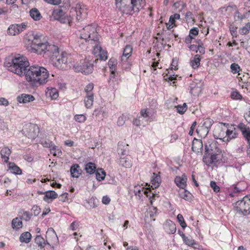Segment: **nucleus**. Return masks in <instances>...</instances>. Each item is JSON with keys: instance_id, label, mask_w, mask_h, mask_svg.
I'll return each instance as SVG.
<instances>
[{"instance_id": "f257e3e1", "label": "nucleus", "mask_w": 250, "mask_h": 250, "mask_svg": "<svg viewBox=\"0 0 250 250\" xmlns=\"http://www.w3.org/2000/svg\"><path fill=\"white\" fill-rule=\"evenodd\" d=\"M41 34L31 33L24 38L25 43L30 46L29 50L32 52L42 55L45 54L50 58L52 63L61 69H66L67 64L71 62V56L65 52L59 54L57 46L49 44L42 41Z\"/></svg>"}, {"instance_id": "f03ea898", "label": "nucleus", "mask_w": 250, "mask_h": 250, "mask_svg": "<svg viewBox=\"0 0 250 250\" xmlns=\"http://www.w3.org/2000/svg\"><path fill=\"white\" fill-rule=\"evenodd\" d=\"M80 37L84 40L89 47L93 49L92 52L100 60L105 61L107 59V52L103 49L100 41V36L97 32L95 24H89L79 31Z\"/></svg>"}, {"instance_id": "7ed1b4c3", "label": "nucleus", "mask_w": 250, "mask_h": 250, "mask_svg": "<svg viewBox=\"0 0 250 250\" xmlns=\"http://www.w3.org/2000/svg\"><path fill=\"white\" fill-rule=\"evenodd\" d=\"M205 154L203 157V162L207 166L217 163L221 159V149L217 143L212 140H209L205 144Z\"/></svg>"}, {"instance_id": "20e7f679", "label": "nucleus", "mask_w": 250, "mask_h": 250, "mask_svg": "<svg viewBox=\"0 0 250 250\" xmlns=\"http://www.w3.org/2000/svg\"><path fill=\"white\" fill-rule=\"evenodd\" d=\"M115 4L122 13L132 15L138 13L146 2L145 0H115Z\"/></svg>"}, {"instance_id": "39448f33", "label": "nucleus", "mask_w": 250, "mask_h": 250, "mask_svg": "<svg viewBox=\"0 0 250 250\" xmlns=\"http://www.w3.org/2000/svg\"><path fill=\"white\" fill-rule=\"evenodd\" d=\"M28 82H36L40 84L45 83L47 81L48 73L47 69L39 66H31L23 73Z\"/></svg>"}, {"instance_id": "423d86ee", "label": "nucleus", "mask_w": 250, "mask_h": 250, "mask_svg": "<svg viewBox=\"0 0 250 250\" xmlns=\"http://www.w3.org/2000/svg\"><path fill=\"white\" fill-rule=\"evenodd\" d=\"M29 65V62L26 58L20 54L12 57L10 62L7 63L9 70L19 76L23 75V73H25Z\"/></svg>"}, {"instance_id": "0eeeda50", "label": "nucleus", "mask_w": 250, "mask_h": 250, "mask_svg": "<svg viewBox=\"0 0 250 250\" xmlns=\"http://www.w3.org/2000/svg\"><path fill=\"white\" fill-rule=\"evenodd\" d=\"M96 60H89L85 58L80 63L75 64L73 69L75 72H81L85 74H89L93 71V63Z\"/></svg>"}, {"instance_id": "6e6552de", "label": "nucleus", "mask_w": 250, "mask_h": 250, "mask_svg": "<svg viewBox=\"0 0 250 250\" xmlns=\"http://www.w3.org/2000/svg\"><path fill=\"white\" fill-rule=\"evenodd\" d=\"M235 207L237 212L244 215L250 214V195H247L242 200L237 201Z\"/></svg>"}, {"instance_id": "1a4fd4ad", "label": "nucleus", "mask_w": 250, "mask_h": 250, "mask_svg": "<svg viewBox=\"0 0 250 250\" xmlns=\"http://www.w3.org/2000/svg\"><path fill=\"white\" fill-rule=\"evenodd\" d=\"M23 133L29 139H35L39 133V128L35 124L26 125L22 130Z\"/></svg>"}, {"instance_id": "9d476101", "label": "nucleus", "mask_w": 250, "mask_h": 250, "mask_svg": "<svg viewBox=\"0 0 250 250\" xmlns=\"http://www.w3.org/2000/svg\"><path fill=\"white\" fill-rule=\"evenodd\" d=\"M27 28V23L22 22L19 24H13L9 26L7 33L10 36H16L25 30Z\"/></svg>"}, {"instance_id": "9b49d317", "label": "nucleus", "mask_w": 250, "mask_h": 250, "mask_svg": "<svg viewBox=\"0 0 250 250\" xmlns=\"http://www.w3.org/2000/svg\"><path fill=\"white\" fill-rule=\"evenodd\" d=\"M117 64L118 61L116 59L114 58H110V80L113 79L112 81L115 83L113 85V88H115V85L118 84V80L119 78V75L118 73L116 71Z\"/></svg>"}, {"instance_id": "f8f14e48", "label": "nucleus", "mask_w": 250, "mask_h": 250, "mask_svg": "<svg viewBox=\"0 0 250 250\" xmlns=\"http://www.w3.org/2000/svg\"><path fill=\"white\" fill-rule=\"evenodd\" d=\"M52 16L54 20L58 21L61 23H65L68 21L65 12L61 7L54 9L52 11Z\"/></svg>"}, {"instance_id": "ddd939ff", "label": "nucleus", "mask_w": 250, "mask_h": 250, "mask_svg": "<svg viewBox=\"0 0 250 250\" xmlns=\"http://www.w3.org/2000/svg\"><path fill=\"white\" fill-rule=\"evenodd\" d=\"M227 127L223 126L222 124L218 125L215 128L214 131L213 135L215 139L222 140L224 141L227 133Z\"/></svg>"}, {"instance_id": "4468645a", "label": "nucleus", "mask_w": 250, "mask_h": 250, "mask_svg": "<svg viewBox=\"0 0 250 250\" xmlns=\"http://www.w3.org/2000/svg\"><path fill=\"white\" fill-rule=\"evenodd\" d=\"M238 135L237 130L234 126H231L229 128H227V133L224 138V142H229L231 139L237 138Z\"/></svg>"}, {"instance_id": "2eb2a0df", "label": "nucleus", "mask_w": 250, "mask_h": 250, "mask_svg": "<svg viewBox=\"0 0 250 250\" xmlns=\"http://www.w3.org/2000/svg\"><path fill=\"white\" fill-rule=\"evenodd\" d=\"M238 128L241 131L243 137L247 141L248 143L250 142V128L249 126L243 123H240L238 125Z\"/></svg>"}, {"instance_id": "dca6fc26", "label": "nucleus", "mask_w": 250, "mask_h": 250, "mask_svg": "<svg viewBox=\"0 0 250 250\" xmlns=\"http://www.w3.org/2000/svg\"><path fill=\"white\" fill-rule=\"evenodd\" d=\"M118 162L120 165L125 168H130L132 165L131 158L128 155H121Z\"/></svg>"}, {"instance_id": "f3484780", "label": "nucleus", "mask_w": 250, "mask_h": 250, "mask_svg": "<svg viewBox=\"0 0 250 250\" xmlns=\"http://www.w3.org/2000/svg\"><path fill=\"white\" fill-rule=\"evenodd\" d=\"M46 240L50 241L51 243L54 244L58 241L57 235L52 228L48 229L46 233Z\"/></svg>"}, {"instance_id": "a211bd4d", "label": "nucleus", "mask_w": 250, "mask_h": 250, "mask_svg": "<svg viewBox=\"0 0 250 250\" xmlns=\"http://www.w3.org/2000/svg\"><path fill=\"white\" fill-rule=\"evenodd\" d=\"M203 149V145L201 140L194 139L192 142V149L197 154L201 153Z\"/></svg>"}, {"instance_id": "6ab92c4d", "label": "nucleus", "mask_w": 250, "mask_h": 250, "mask_svg": "<svg viewBox=\"0 0 250 250\" xmlns=\"http://www.w3.org/2000/svg\"><path fill=\"white\" fill-rule=\"evenodd\" d=\"M35 243L38 246V250H45L44 247L46 245L50 246L48 240H45L44 238L40 235L36 236L35 239Z\"/></svg>"}, {"instance_id": "aec40b11", "label": "nucleus", "mask_w": 250, "mask_h": 250, "mask_svg": "<svg viewBox=\"0 0 250 250\" xmlns=\"http://www.w3.org/2000/svg\"><path fill=\"white\" fill-rule=\"evenodd\" d=\"M134 192L135 195H138L139 197L142 196L144 194L149 199H151V191L148 189H145L144 188H141L140 186L136 187Z\"/></svg>"}, {"instance_id": "412c9836", "label": "nucleus", "mask_w": 250, "mask_h": 250, "mask_svg": "<svg viewBox=\"0 0 250 250\" xmlns=\"http://www.w3.org/2000/svg\"><path fill=\"white\" fill-rule=\"evenodd\" d=\"M71 175L73 178H79L82 174V170L78 164H74L71 166L70 169Z\"/></svg>"}, {"instance_id": "4be33fe9", "label": "nucleus", "mask_w": 250, "mask_h": 250, "mask_svg": "<svg viewBox=\"0 0 250 250\" xmlns=\"http://www.w3.org/2000/svg\"><path fill=\"white\" fill-rule=\"evenodd\" d=\"M17 100L20 103L25 104L33 101L35 98L30 94H22L17 97Z\"/></svg>"}, {"instance_id": "5701e85b", "label": "nucleus", "mask_w": 250, "mask_h": 250, "mask_svg": "<svg viewBox=\"0 0 250 250\" xmlns=\"http://www.w3.org/2000/svg\"><path fill=\"white\" fill-rule=\"evenodd\" d=\"M187 178L185 175H183L182 177L177 176L174 180V182L176 185L181 189H184L187 186Z\"/></svg>"}, {"instance_id": "b1692460", "label": "nucleus", "mask_w": 250, "mask_h": 250, "mask_svg": "<svg viewBox=\"0 0 250 250\" xmlns=\"http://www.w3.org/2000/svg\"><path fill=\"white\" fill-rule=\"evenodd\" d=\"M128 145L123 142H119L118 145L117 151L120 155H126L128 152Z\"/></svg>"}, {"instance_id": "393cba45", "label": "nucleus", "mask_w": 250, "mask_h": 250, "mask_svg": "<svg viewBox=\"0 0 250 250\" xmlns=\"http://www.w3.org/2000/svg\"><path fill=\"white\" fill-rule=\"evenodd\" d=\"M30 17L36 21H39L42 18V16L38 9L33 8L30 10Z\"/></svg>"}, {"instance_id": "a878e982", "label": "nucleus", "mask_w": 250, "mask_h": 250, "mask_svg": "<svg viewBox=\"0 0 250 250\" xmlns=\"http://www.w3.org/2000/svg\"><path fill=\"white\" fill-rule=\"evenodd\" d=\"M11 153V151L8 147H5L2 148L0 151V155L4 162L8 163Z\"/></svg>"}, {"instance_id": "bb28decb", "label": "nucleus", "mask_w": 250, "mask_h": 250, "mask_svg": "<svg viewBox=\"0 0 250 250\" xmlns=\"http://www.w3.org/2000/svg\"><path fill=\"white\" fill-rule=\"evenodd\" d=\"M132 47L131 45H126L124 49L123 56L121 57V61H124V58H125V60L128 59L132 54Z\"/></svg>"}, {"instance_id": "cd10ccee", "label": "nucleus", "mask_w": 250, "mask_h": 250, "mask_svg": "<svg viewBox=\"0 0 250 250\" xmlns=\"http://www.w3.org/2000/svg\"><path fill=\"white\" fill-rule=\"evenodd\" d=\"M58 197L57 193L54 190H48L45 192V195L43 197V200L45 202L49 203V200H53L57 198Z\"/></svg>"}, {"instance_id": "c85d7f7f", "label": "nucleus", "mask_w": 250, "mask_h": 250, "mask_svg": "<svg viewBox=\"0 0 250 250\" xmlns=\"http://www.w3.org/2000/svg\"><path fill=\"white\" fill-rule=\"evenodd\" d=\"M8 168L11 172L15 174L21 175L22 174L21 169L14 163L9 162L8 163Z\"/></svg>"}, {"instance_id": "c756f323", "label": "nucleus", "mask_w": 250, "mask_h": 250, "mask_svg": "<svg viewBox=\"0 0 250 250\" xmlns=\"http://www.w3.org/2000/svg\"><path fill=\"white\" fill-rule=\"evenodd\" d=\"M84 170L87 173L89 174L95 173L96 171V165L92 162L87 163L85 165Z\"/></svg>"}, {"instance_id": "7c9ffc66", "label": "nucleus", "mask_w": 250, "mask_h": 250, "mask_svg": "<svg viewBox=\"0 0 250 250\" xmlns=\"http://www.w3.org/2000/svg\"><path fill=\"white\" fill-rule=\"evenodd\" d=\"M75 12L76 14V19L78 21L85 18L86 12L84 9H82L79 6H76Z\"/></svg>"}, {"instance_id": "2f4dec72", "label": "nucleus", "mask_w": 250, "mask_h": 250, "mask_svg": "<svg viewBox=\"0 0 250 250\" xmlns=\"http://www.w3.org/2000/svg\"><path fill=\"white\" fill-rule=\"evenodd\" d=\"M21 218L16 217L12 221V227L14 229H19L22 228V222Z\"/></svg>"}, {"instance_id": "473e14b6", "label": "nucleus", "mask_w": 250, "mask_h": 250, "mask_svg": "<svg viewBox=\"0 0 250 250\" xmlns=\"http://www.w3.org/2000/svg\"><path fill=\"white\" fill-rule=\"evenodd\" d=\"M151 187L152 188H156L159 187L160 184L161 183L160 177L158 175L155 174V173H153V176L151 180Z\"/></svg>"}, {"instance_id": "72a5a7b5", "label": "nucleus", "mask_w": 250, "mask_h": 250, "mask_svg": "<svg viewBox=\"0 0 250 250\" xmlns=\"http://www.w3.org/2000/svg\"><path fill=\"white\" fill-rule=\"evenodd\" d=\"M166 229L168 233L174 234L176 230V225L173 222L170 221L166 225Z\"/></svg>"}, {"instance_id": "f704fd0d", "label": "nucleus", "mask_w": 250, "mask_h": 250, "mask_svg": "<svg viewBox=\"0 0 250 250\" xmlns=\"http://www.w3.org/2000/svg\"><path fill=\"white\" fill-rule=\"evenodd\" d=\"M209 130L203 125L198 126L196 132L201 137L205 138L208 135Z\"/></svg>"}, {"instance_id": "c9c22d12", "label": "nucleus", "mask_w": 250, "mask_h": 250, "mask_svg": "<svg viewBox=\"0 0 250 250\" xmlns=\"http://www.w3.org/2000/svg\"><path fill=\"white\" fill-rule=\"evenodd\" d=\"M31 234L30 232L26 231L22 233L20 237V241L21 242L28 243L31 239Z\"/></svg>"}, {"instance_id": "e433bc0d", "label": "nucleus", "mask_w": 250, "mask_h": 250, "mask_svg": "<svg viewBox=\"0 0 250 250\" xmlns=\"http://www.w3.org/2000/svg\"><path fill=\"white\" fill-rule=\"evenodd\" d=\"M200 55L197 54L194 56L193 59L190 61V65L194 69L197 68L200 66Z\"/></svg>"}, {"instance_id": "4c0bfd02", "label": "nucleus", "mask_w": 250, "mask_h": 250, "mask_svg": "<svg viewBox=\"0 0 250 250\" xmlns=\"http://www.w3.org/2000/svg\"><path fill=\"white\" fill-rule=\"evenodd\" d=\"M179 195L181 198L187 201L189 200L192 196L191 194L185 188L179 191Z\"/></svg>"}, {"instance_id": "58836bf2", "label": "nucleus", "mask_w": 250, "mask_h": 250, "mask_svg": "<svg viewBox=\"0 0 250 250\" xmlns=\"http://www.w3.org/2000/svg\"><path fill=\"white\" fill-rule=\"evenodd\" d=\"M156 215L157 208L154 207H151L148 208V210H147L146 214V216L147 218L149 217L150 218L152 219V221H154V217L156 216Z\"/></svg>"}, {"instance_id": "ea45409f", "label": "nucleus", "mask_w": 250, "mask_h": 250, "mask_svg": "<svg viewBox=\"0 0 250 250\" xmlns=\"http://www.w3.org/2000/svg\"><path fill=\"white\" fill-rule=\"evenodd\" d=\"M94 97L93 94H89L88 95H86L84 99L85 106L86 108H90L93 103Z\"/></svg>"}, {"instance_id": "a19ab883", "label": "nucleus", "mask_w": 250, "mask_h": 250, "mask_svg": "<svg viewBox=\"0 0 250 250\" xmlns=\"http://www.w3.org/2000/svg\"><path fill=\"white\" fill-rule=\"evenodd\" d=\"M41 144L43 147H49L51 150L56 149V146H54L52 142L48 139H42L41 141Z\"/></svg>"}, {"instance_id": "79ce46f5", "label": "nucleus", "mask_w": 250, "mask_h": 250, "mask_svg": "<svg viewBox=\"0 0 250 250\" xmlns=\"http://www.w3.org/2000/svg\"><path fill=\"white\" fill-rule=\"evenodd\" d=\"M95 173L96 174V178L99 181L103 180L105 178V172L102 169H97Z\"/></svg>"}, {"instance_id": "37998d69", "label": "nucleus", "mask_w": 250, "mask_h": 250, "mask_svg": "<svg viewBox=\"0 0 250 250\" xmlns=\"http://www.w3.org/2000/svg\"><path fill=\"white\" fill-rule=\"evenodd\" d=\"M47 93L49 95L52 99H56L59 96L57 90L54 88H52L50 89H48Z\"/></svg>"}, {"instance_id": "c03bdc74", "label": "nucleus", "mask_w": 250, "mask_h": 250, "mask_svg": "<svg viewBox=\"0 0 250 250\" xmlns=\"http://www.w3.org/2000/svg\"><path fill=\"white\" fill-rule=\"evenodd\" d=\"M184 243L188 246H193L196 244L195 241L191 236H186V235L182 238Z\"/></svg>"}, {"instance_id": "a18cd8bd", "label": "nucleus", "mask_w": 250, "mask_h": 250, "mask_svg": "<svg viewBox=\"0 0 250 250\" xmlns=\"http://www.w3.org/2000/svg\"><path fill=\"white\" fill-rule=\"evenodd\" d=\"M128 119L127 115L123 114L122 116L118 118L117 121V125L119 126H122L124 125L125 121Z\"/></svg>"}, {"instance_id": "49530a36", "label": "nucleus", "mask_w": 250, "mask_h": 250, "mask_svg": "<svg viewBox=\"0 0 250 250\" xmlns=\"http://www.w3.org/2000/svg\"><path fill=\"white\" fill-rule=\"evenodd\" d=\"M177 219L181 227L185 229L187 227V224L184 220L183 215L181 214H178L177 216Z\"/></svg>"}, {"instance_id": "de8ad7c7", "label": "nucleus", "mask_w": 250, "mask_h": 250, "mask_svg": "<svg viewBox=\"0 0 250 250\" xmlns=\"http://www.w3.org/2000/svg\"><path fill=\"white\" fill-rule=\"evenodd\" d=\"M175 107L176 108L177 112L180 114H183L187 110V105L186 103H184L182 106L178 105Z\"/></svg>"}, {"instance_id": "09e8293b", "label": "nucleus", "mask_w": 250, "mask_h": 250, "mask_svg": "<svg viewBox=\"0 0 250 250\" xmlns=\"http://www.w3.org/2000/svg\"><path fill=\"white\" fill-rule=\"evenodd\" d=\"M213 121L211 119H206L204 120V122L202 125L204 127L207 128L209 130H210V127L213 125Z\"/></svg>"}, {"instance_id": "8fccbe9b", "label": "nucleus", "mask_w": 250, "mask_h": 250, "mask_svg": "<svg viewBox=\"0 0 250 250\" xmlns=\"http://www.w3.org/2000/svg\"><path fill=\"white\" fill-rule=\"evenodd\" d=\"M197 44H198V51L199 53L203 55L205 53V48L204 46V44L200 40L196 41Z\"/></svg>"}, {"instance_id": "3c124183", "label": "nucleus", "mask_w": 250, "mask_h": 250, "mask_svg": "<svg viewBox=\"0 0 250 250\" xmlns=\"http://www.w3.org/2000/svg\"><path fill=\"white\" fill-rule=\"evenodd\" d=\"M94 88V84L92 83H90L86 86L84 88V91L86 92V95H89V94H93L92 90Z\"/></svg>"}, {"instance_id": "603ef678", "label": "nucleus", "mask_w": 250, "mask_h": 250, "mask_svg": "<svg viewBox=\"0 0 250 250\" xmlns=\"http://www.w3.org/2000/svg\"><path fill=\"white\" fill-rule=\"evenodd\" d=\"M230 69L231 70V72L233 74H236L239 72V70H240V67L238 64L233 63L230 65Z\"/></svg>"}, {"instance_id": "864d4df0", "label": "nucleus", "mask_w": 250, "mask_h": 250, "mask_svg": "<svg viewBox=\"0 0 250 250\" xmlns=\"http://www.w3.org/2000/svg\"><path fill=\"white\" fill-rule=\"evenodd\" d=\"M74 119L79 123H83L85 121L86 117L83 114H78L74 116Z\"/></svg>"}, {"instance_id": "5fc2aeb1", "label": "nucleus", "mask_w": 250, "mask_h": 250, "mask_svg": "<svg viewBox=\"0 0 250 250\" xmlns=\"http://www.w3.org/2000/svg\"><path fill=\"white\" fill-rule=\"evenodd\" d=\"M32 213L30 214L29 212L25 211L23 212L21 219L25 221H29L32 216Z\"/></svg>"}, {"instance_id": "6e6d98bb", "label": "nucleus", "mask_w": 250, "mask_h": 250, "mask_svg": "<svg viewBox=\"0 0 250 250\" xmlns=\"http://www.w3.org/2000/svg\"><path fill=\"white\" fill-rule=\"evenodd\" d=\"M140 114H141V117H142L144 118H148L147 120H149L150 117V113L149 112V111H148L147 109H142L140 112Z\"/></svg>"}, {"instance_id": "4d7b16f0", "label": "nucleus", "mask_w": 250, "mask_h": 250, "mask_svg": "<svg viewBox=\"0 0 250 250\" xmlns=\"http://www.w3.org/2000/svg\"><path fill=\"white\" fill-rule=\"evenodd\" d=\"M250 30V23H247L245 26L241 28L240 30V34L242 35H245L247 34Z\"/></svg>"}, {"instance_id": "13d9d810", "label": "nucleus", "mask_w": 250, "mask_h": 250, "mask_svg": "<svg viewBox=\"0 0 250 250\" xmlns=\"http://www.w3.org/2000/svg\"><path fill=\"white\" fill-rule=\"evenodd\" d=\"M32 213L35 216H38L41 212V208L38 206H34L31 209Z\"/></svg>"}, {"instance_id": "bf43d9fd", "label": "nucleus", "mask_w": 250, "mask_h": 250, "mask_svg": "<svg viewBox=\"0 0 250 250\" xmlns=\"http://www.w3.org/2000/svg\"><path fill=\"white\" fill-rule=\"evenodd\" d=\"M231 98L233 99L239 100L242 98V96L238 92L233 91L231 94Z\"/></svg>"}, {"instance_id": "052dcab7", "label": "nucleus", "mask_w": 250, "mask_h": 250, "mask_svg": "<svg viewBox=\"0 0 250 250\" xmlns=\"http://www.w3.org/2000/svg\"><path fill=\"white\" fill-rule=\"evenodd\" d=\"M210 186L215 192H218L220 191V188L217 185L215 182L211 181L210 183Z\"/></svg>"}, {"instance_id": "680f3d73", "label": "nucleus", "mask_w": 250, "mask_h": 250, "mask_svg": "<svg viewBox=\"0 0 250 250\" xmlns=\"http://www.w3.org/2000/svg\"><path fill=\"white\" fill-rule=\"evenodd\" d=\"M199 30L197 27H193L189 30V35L190 36H197L198 34Z\"/></svg>"}, {"instance_id": "e2e57ef3", "label": "nucleus", "mask_w": 250, "mask_h": 250, "mask_svg": "<svg viewBox=\"0 0 250 250\" xmlns=\"http://www.w3.org/2000/svg\"><path fill=\"white\" fill-rule=\"evenodd\" d=\"M79 227V223L76 221H74L72 223L69 227V228L72 230H76Z\"/></svg>"}, {"instance_id": "0e129e2a", "label": "nucleus", "mask_w": 250, "mask_h": 250, "mask_svg": "<svg viewBox=\"0 0 250 250\" xmlns=\"http://www.w3.org/2000/svg\"><path fill=\"white\" fill-rule=\"evenodd\" d=\"M185 18L186 20L188 21H190L191 20H193V15L190 11H188L186 13Z\"/></svg>"}, {"instance_id": "69168bd1", "label": "nucleus", "mask_w": 250, "mask_h": 250, "mask_svg": "<svg viewBox=\"0 0 250 250\" xmlns=\"http://www.w3.org/2000/svg\"><path fill=\"white\" fill-rule=\"evenodd\" d=\"M236 29V27L233 26L229 27L230 32L233 37H236L237 36Z\"/></svg>"}, {"instance_id": "338daca9", "label": "nucleus", "mask_w": 250, "mask_h": 250, "mask_svg": "<svg viewBox=\"0 0 250 250\" xmlns=\"http://www.w3.org/2000/svg\"><path fill=\"white\" fill-rule=\"evenodd\" d=\"M9 104L8 101L4 98H0V105L7 106Z\"/></svg>"}, {"instance_id": "774afa93", "label": "nucleus", "mask_w": 250, "mask_h": 250, "mask_svg": "<svg viewBox=\"0 0 250 250\" xmlns=\"http://www.w3.org/2000/svg\"><path fill=\"white\" fill-rule=\"evenodd\" d=\"M196 125V122H194L191 125V126L190 128V130L188 132V134L189 135L192 136L193 135V131H194V130L195 129Z\"/></svg>"}]
</instances>
